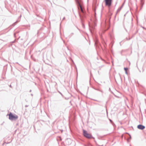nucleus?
Listing matches in <instances>:
<instances>
[{"instance_id": "2", "label": "nucleus", "mask_w": 146, "mask_h": 146, "mask_svg": "<svg viewBox=\"0 0 146 146\" xmlns=\"http://www.w3.org/2000/svg\"><path fill=\"white\" fill-rule=\"evenodd\" d=\"M83 135L85 137L89 139L91 138L92 137V135L88 133L86 131L84 130H83Z\"/></svg>"}, {"instance_id": "13", "label": "nucleus", "mask_w": 146, "mask_h": 146, "mask_svg": "<svg viewBox=\"0 0 146 146\" xmlns=\"http://www.w3.org/2000/svg\"><path fill=\"white\" fill-rule=\"evenodd\" d=\"M97 43V42H95V44H96Z\"/></svg>"}, {"instance_id": "3", "label": "nucleus", "mask_w": 146, "mask_h": 146, "mask_svg": "<svg viewBox=\"0 0 146 146\" xmlns=\"http://www.w3.org/2000/svg\"><path fill=\"white\" fill-rule=\"evenodd\" d=\"M9 119L12 120L17 119L18 118V117L17 115H14L11 113H10V114H9Z\"/></svg>"}, {"instance_id": "4", "label": "nucleus", "mask_w": 146, "mask_h": 146, "mask_svg": "<svg viewBox=\"0 0 146 146\" xmlns=\"http://www.w3.org/2000/svg\"><path fill=\"white\" fill-rule=\"evenodd\" d=\"M104 1L106 6L110 7L111 6L112 0H104Z\"/></svg>"}, {"instance_id": "8", "label": "nucleus", "mask_w": 146, "mask_h": 146, "mask_svg": "<svg viewBox=\"0 0 146 146\" xmlns=\"http://www.w3.org/2000/svg\"><path fill=\"white\" fill-rule=\"evenodd\" d=\"M124 70H125V73L127 74V70L128 69V68H124Z\"/></svg>"}, {"instance_id": "15", "label": "nucleus", "mask_w": 146, "mask_h": 146, "mask_svg": "<svg viewBox=\"0 0 146 146\" xmlns=\"http://www.w3.org/2000/svg\"><path fill=\"white\" fill-rule=\"evenodd\" d=\"M127 38V40H128L127 38Z\"/></svg>"}, {"instance_id": "10", "label": "nucleus", "mask_w": 146, "mask_h": 146, "mask_svg": "<svg viewBox=\"0 0 146 146\" xmlns=\"http://www.w3.org/2000/svg\"><path fill=\"white\" fill-rule=\"evenodd\" d=\"M109 120H110V122L111 123H112V122H112V121L111 119H109Z\"/></svg>"}, {"instance_id": "12", "label": "nucleus", "mask_w": 146, "mask_h": 146, "mask_svg": "<svg viewBox=\"0 0 146 146\" xmlns=\"http://www.w3.org/2000/svg\"><path fill=\"white\" fill-rule=\"evenodd\" d=\"M65 19V17H64L63 18V20L64 19Z\"/></svg>"}, {"instance_id": "9", "label": "nucleus", "mask_w": 146, "mask_h": 146, "mask_svg": "<svg viewBox=\"0 0 146 146\" xmlns=\"http://www.w3.org/2000/svg\"><path fill=\"white\" fill-rule=\"evenodd\" d=\"M141 7H142V6H143V1L142 0H141Z\"/></svg>"}, {"instance_id": "6", "label": "nucleus", "mask_w": 146, "mask_h": 146, "mask_svg": "<svg viewBox=\"0 0 146 146\" xmlns=\"http://www.w3.org/2000/svg\"><path fill=\"white\" fill-rule=\"evenodd\" d=\"M89 26L90 27V31L91 33H93L92 29H94V27L93 26H91L90 25V24H89Z\"/></svg>"}, {"instance_id": "1", "label": "nucleus", "mask_w": 146, "mask_h": 146, "mask_svg": "<svg viewBox=\"0 0 146 146\" xmlns=\"http://www.w3.org/2000/svg\"><path fill=\"white\" fill-rule=\"evenodd\" d=\"M77 3L78 8L79 11V14L80 17L82 21V19L85 17V11H84L81 3L78 0H77Z\"/></svg>"}, {"instance_id": "14", "label": "nucleus", "mask_w": 146, "mask_h": 146, "mask_svg": "<svg viewBox=\"0 0 146 146\" xmlns=\"http://www.w3.org/2000/svg\"><path fill=\"white\" fill-rule=\"evenodd\" d=\"M31 58H32V55L31 56Z\"/></svg>"}, {"instance_id": "11", "label": "nucleus", "mask_w": 146, "mask_h": 146, "mask_svg": "<svg viewBox=\"0 0 146 146\" xmlns=\"http://www.w3.org/2000/svg\"><path fill=\"white\" fill-rule=\"evenodd\" d=\"M123 4L122 6H121L120 7V8H121V9L123 7Z\"/></svg>"}, {"instance_id": "7", "label": "nucleus", "mask_w": 146, "mask_h": 146, "mask_svg": "<svg viewBox=\"0 0 146 146\" xmlns=\"http://www.w3.org/2000/svg\"><path fill=\"white\" fill-rule=\"evenodd\" d=\"M121 8H120V7L119 8L117 11V13L119 12L121 10Z\"/></svg>"}, {"instance_id": "5", "label": "nucleus", "mask_w": 146, "mask_h": 146, "mask_svg": "<svg viewBox=\"0 0 146 146\" xmlns=\"http://www.w3.org/2000/svg\"><path fill=\"white\" fill-rule=\"evenodd\" d=\"M137 128L139 129L143 130L145 128V126L142 125H138Z\"/></svg>"}]
</instances>
